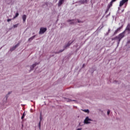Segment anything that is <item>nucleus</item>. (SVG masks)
I'll return each instance as SVG.
<instances>
[{
	"mask_svg": "<svg viewBox=\"0 0 130 130\" xmlns=\"http://www.w3.org/2000/svg\"><path fill=\"white\" fill-rule=\"evenodd\" d=\"M125 33H127V34H129L130 33V25L128 24L125 30L123 31L122 33L120 34L118 36L114 38L115 41L117 42V44H119L120 43V40H122L123 37H124V34Z\"/></svg>",
	"mask_w": 130,
	"mask_h": 130,
	"instance_id": "f257e3e1",
	"label": "nucleus"
},
{
	"mask_svg": "<svg viewBox=\"0 0 130 130\" xmlns=\"http://www.w3.org/2000/svg\"><path fill=\"white\" fill-rule=\"evenodd\" d=\"M113 3H114V0H112V1L110 3L109 5H108L107 9L106 10V13H107L108 11H109L110 8L112 7V4H113Z\"/></svg>",
	"mask_w": 130,
	"mask_h": 130,
	"instance_id": "f03ea898",
	"label": "nucleus"
},
{
	"mask_svg": "<svg viewBox=\"0 0 130 130\" xmlns=\"http://www.w3.org/2000/svg\"><path fill=\"white\" fill-rule=\"evenodd\" d=\"M78 21V23H82V21H80L79 20H68V22H71L70 24H77V22Z\"/></svg>",
	"mask_w": 130,
	"mask_h": 130,
	"instance_id": "7ed1b4c3",
	"label": "nucleus"
},
{
	"mask_svg": "<svg viewBox=\"0 0 130 130\" xmlns=\"http://www.w3.org/2000/svg\"><path fill=\"white\" fill-rule=\"evenodd\" d=\"M47 28L46 27H41L40 29L39 34H44L46 32Z\"/></svg>",
	"mask_w": 130,
	"mask_h": 130,
	"instance_id": "20e7f679",
	"label": "nucleus"
},
{
	"mask_svg": "<svg viewBox=\"0 0 130 130\" xmlns=\"http://www.w3.org/2000/svg\"><path fill=\"white\" fill-rule=\"evenodd\" d=\"M90 121H92V120L89 118V117H86L84 121V122L86 124H88V123H90Z\"/></svg>",
	"mask_w": 130,
	"mask_h": 130,
	"instance_id": "39448f33",
	"label": "nucleus"
},
{
	"mask_svg": "<svg viewBox=\"0 0 130 130\" xmlns=\"http://www.w3.org/2000/svg\"><path fill=\"white\" fill-rule=\"evenodd\" d=\"M128 1V0H122L121 1H120L119 7H122V6H123V5L125 4V3H127Z\"/></svg>",
	"mask_w": 130,
	"mask_h": 130,
	"instance_id": "423d86ee",
	"label": "nucleus"
},
{
	"mask_svg": "<svg viewBox=\"0 0 130 130\" xmlns=\"http://www.w3.org/2000/svg\"><path fill=\"white\" fill-rule=\"evenodd\" d=\"M41 120H42V114H41V115H40V122L39 123V127L40 129L41 128Z\"/></svg>",
	"mask_w": 130,
	"mask_h": 130,
	"instance_id": "0eeeda50",
	"label": "nucleus"
},
{
	"mask_svg": "<svg viewBox=\"0 0 130 130\" xmlns=\"http://www.w3.org/2000/svg\"><path fill=\"white\" fill-rule=\"evenodd\" d=\"M19 44H16L15 46H14L13 47H12V48L10 49V51H13L14 50H15L16 49V48H17V47H18V46H19Z\"/></svg>",
	"mask_w": 130,
	"mask_h": 130,
	"instance_id": "6e6552de",
	"label": "nucleus"
},
{
	"mask_svg": "<svg viewBox=\"0 0 130 130\" xmlns=\"http://www.w3.org/2000/svg\"><path fill=\"white\" fill-rule=\"evenodd\" d=\"M64 1V0H59L58 4V7H60V6L62 5Z\"/></svg>",
	"mask_w": 130,
	"mask_h": 130,
	"instance_id": "1a4fd4ad",
	"label": "nucleus"
},
{
	"mask_svg": "<svg viewBox=\"0 0 130 130\" xmlns=\"http://www.w3.org/2000/svg\"><path fill=\"white\" fill-rule=\"evenodd\" d=\"M26 19H27V16H26V15H23L22 16V20L24 23L26 21Z\"/></svg>",
	"mask_w": 130,
	"mask_h": 130,
	"instance_id": "9d476101",
	"label": "nucleus"
},
{
	"mask_svg": "<svg viewBox=\"0 0 130 130\" xmlns=\"http://www.w3.org/2000/svg\"><path fill=\"white\" fill-rule=\"evenodd\" d=\"M35 37H36V35L33 36L32 37H31L29 39H28V41L29 42L30 41H32V40H33L34 39V38H35Z\"/></svg>",
	"mask_w": 130,
	"mask_h": 130,
	"instance_id": "9b49d317",
	"label": "nucleus"
},
{
	"mask_svg": "<svg viewBox=\"0 0 130 130\" xmlns=\"http://www.w3.org/2000/svg\"><path fill=\"white\" fill-rule=\"evenodd\" d=\"M38 64L37 63H35L33 64L31 67H30V70L32 71L34 69V67L37 65Z\"/></svg>",
	"mask_w": 130,
	"mask_h": 130,
	"instance_id": "f8f14e48",
	"label": "nucleus"
},
{
	"mask_svg": "<svg viewBox=\"0 0 130 130\" xmlns=\"http://www.w3.org/2000/svg\"><path fill=\"white\" fill-rule=\"evenodd\" d=\"M121 29V27H119L117 30L115 31V34L116 33H118V32H120V30Z\"/></svg>",
	"mask_w": 130,
	"mask_h": 130,
	"instance_id": "ddd939ff",
	"label": "nucleus"
},
{
	"mask_svg": "<svg viewBox=\"0 0 130 130\" xmlns=\"http://www.w3.org/2000/svg\"><path fill=\"white\" fill-rule=\"evenodd\" d=\"M72 43H73V42H69V43H68L67 45L64 46V49H65V48H67V47H69V46H70V45H71V44H72Z\"/></svg>",
	"mask_w": 130,
	"mask_h": 130,
	"instance_id": "4468645a",
	"label": "nucleus"
},
{
	"mask_svg": "<svg viewBox=\"0 0 130 130\" xmlns=\"http://www.w3.org/2000/svg\"><path fill=\"white\" fill-rule=\"evenodd\" d=\"M18 16H19V13H16L15 14V16L13 17V20H14V19H16V18H17V17H18Z\"/></svg>",
	"mask_w": 130,
	"mask_h": 130,
	"instance_id": "2eb2a0df",
	"label": "nucleus"
},
{
	"mask_svg": "<svg viewBox=\"0 0 130 130\" xmlns=\"http://www.w3.org/2000/svg\"><path fill=\"white\" fill-rule=\"evenodd\" d=\"M24 117H25V113L22 114V116H21V119H24Z\"/></svg>",
	"mask_w": 130,
	"mask_h": 130,
	"instance_id": "dca6fc26",
	"label": "nucleus"
},
{
	"mask_svg": "<svg viewBox=\"0 0 130 130\" xmlns=\"http://www.w3.org/2000/svg\"><path fill=\"white\" fill-rule=\"evenodd\" d=\"M18 25H19V24H15L13 25V27L17 28V27H18Z\"/></svg>",
	"mask_w": 130,
	"mask_h": 130,
	"instance_id": "f3484780",
	"label": "nucleus"
},
{
	"mask_svg": "<svg viewBox=\"0 0 130 130\" xmlns=\"http://www.w3.org/2000/svg\"><path fill=\"white\" fill-rule=\"evenodd\" d=\"M63 50H64V49L63 50H60L59 52H56V53H60V52H62V51H63Z\"/></svg>",
	"mask_w": 130,
	"mask_h": 130,
	"instance_id": "a211bd4d",
	"label": "nucleus"
},
{
	"mask_svg": "<svg viewBox=\"0 0 130 130\" xmlns=\"http://www.w3.org/2000/svg\"><path fill=\"white\" fill-rule=\"evenodd\" d=\"M84 112L89 113V110H83Z\"/></svg>",
	"mask_w": 130,
	"mask_h": 130,
	"instance_id": "6ab92c4d",
	"label": "nucleus"
},
{
	"mask_svg": "<svg viewBox=\"0 0 130 130\" xmlns=\"http://www.w3.org/2000/svg\"><path fill=\"white\" fill-rule=\"evenodd\" d=\"M110 113V110H108V111H107V114H108V115H109V114Z\"/></svg>",
	"mask_w": 130,
	"mask_h": 130,
	"instance_id": "aec40b11",
	"label": "nucleus"
},
{
	"mask_svg": "<svg viewBox=\"0 0 130 130\" xmlns=\"http://www.w3.org/2000/svg\"><path fill=\"white\" fill-rule=\"evenodd\" d=\"M10 21H12L11 19H7V22H10Z\"/></svg>",
	"mask_w": 130,
	"mask_h": 130,
	"instance_id": "412c9836",
	"label": "nucleus"
},
{
	"mask_svg": "<svg viewBox=\"0 0 130 130\" xmlns=\"http://www.w3.org/2000/svg\"><path fill=\"white\" fill-rule=\"evenodd\" d=\"M70 101H72V100H70V99H69L68 100H67V102H70Z\"/></svg>",
	"mask_w": 130,
	"mask_h": 130,
	"instance_id": "4be33fe9",
	"label": "nucleus"
},
{
	"mask_svg": "<svg viewBox=\"0 0 130 130\" xmlns=\"http://www.w3.org/2000/svg\"><path fill=\"white\" fill-rule=\"evenodd\" d=\"M127 43H130V40L128 41Z\"/></svg>",
	"mask_w": 130,
	"mask_h": 130,
	"instance_id": "5701e85b",
	"label": "nucleus"
},
{
	"mask_svg": "<svg viewBox=\"0 0 130 130\" xmlns=\"http://www.w3.org/2000/svg\"><path fill=\"white\" fill-rule=\"evenodd\" d=\"M124 11V10H123L122 11V12H123Z\"/></svg>",
	"mask_w": 130,
	"mask_h": 130,
	"instance_id": "b1692460",
	"label": "nucleus"
},
{
	"mask_svg": "<svg viewBox=\"0 0 130 130\" xmlns=\"http://www.w3.org/2000/svg\"><path fill=\"white\" fill-rule=\"evenodd\" d=\"M118 11H119V8H118Z\"/></svg>",
	"mask_w": 130,
	"mask_h": 130,
	"instance_id": "393cba45",
	"label": "nucleus"
},
{
	"mask_svg": "<svg viewBox=\"0 0 130 130\" xmlns=\"http://www.w3.org/2000/svg\"><path fill=\"white\" fill-rule=\"evenodd\" d=\"M115 1H116V0H114V2H115Z\"/></svg>",
	"mask_w": 130,
	"mask_h": 130,
	"instance_id": "a878e982",
	"label": "nucleus"
},
{
	"mask_svg": "<svg viewBox=\"0 0 130 130\" xmlns=\"http://www.w3.org/2000/svg\"><path fill=\"white\" fill-rule=\"evenodd\" d=\"M8 94H10V92Z\"/></svg>",
	"mask_w": 130,
	"mask_h": 130,
	"instance_id": "bb28decb",
	"label": "nucleus"
},
{
	"mask_svg": "<svg viewBox=\"0 0 130 130\" xmlns=\"http://www.w3.org/2000/svg\"><path fill=\"white\" fill-rule=\"evenodd\" d=\"M85 1H87V0H85Z\"/></svg>",
	"mask_w": 130,
	"mask_h": 130,
	"instance_id": "cd10ccee",
	"label": "nucleus"
}]
</instances>
